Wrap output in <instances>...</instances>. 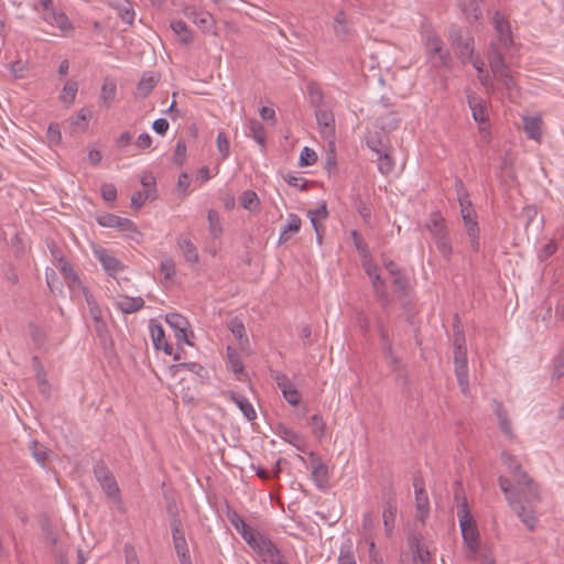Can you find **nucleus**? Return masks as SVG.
I'll return each instance as SVG.
<instances>
[{
  "label": "nucleus",
  "instance_id": "f257e3e1",
  "mask_svg": "<svg viewBox=\"0 0 564 564\" xmlns=\"http://www.w3.org/2000/svg\"><path fill=\"white\" fill-rule=\"evenodd\" d=\"M502 462L511 479L500 476L498 479L500 489L521 522L528 530L533 531L538 522L535 508L541 501L539 486L512 455L503 452Z\"/></svg>",
  "mask_w": 564,
  "mask_h": 564
},
{
  "label": "nucleus",
  "instance_id": "f03ea898",
  "mask_svg": "<svg viewBox=\"0 0 564 564\" xmlns=\"http://www.w3.org/2000/svg\"><path fill=\"white\" fill-rule=\"evenodd\" d=\"M492 23L497 39L492 41L489 46V66L494 78L501 84L508 97L512 99L518 94V85L512 70L505 62V52L513 44L511 28L500 11L495 12Z\"/></svg>",
  "mask_w": 564,
  "mask_h": 564
},
{
  "label": "nucleus",
  "instance_id": "7ed1b4c3",
  "mask_svg": "<svg viewBox=\"0 0 564 564\" xmlns=\"http://www.w3.org/2000/svg\"><path fill=\"white\" fill-rule=\"evenodd\" d=\"M455 498L458 500L462 498V501L457 507V518L462 531V535L464 539V543L467 546L468 552L471 557L476 556V553L479 549V532L477 524L470 513L468 502L466 497L463 495L460 489H456Z\"/></svg>",
  "mask_w": 564,
  "mask_h": 564
},
{
  "label": "nucleus",
  "instance_id": "20e7f679",
  "mask_svg": "<svg viewBox=\"0 0 564 564\" xmlns=\"http://www.w3.org/2000/svg\"><path fill=\"white\" fill-rule=\"evenodd\" d=\"M426 228L431 232L438 252L449 261L453 248L445 219L440 213H433L426 224Z\"/></svg>",
  "mask_w": 564,
  "mask_h": 564
},
{
  "label": "nucleus",
  "instance_id": "39448f33",
  "mask_svg": "<svg viewBox=\"0 0 564 564\" xmlns=\"http://www.w3.org/2000/svg\"><path fill=\"white\" fill-rule=\"evenodd\" d=\"M425 50L427 57L434 67H451V53L443 47V41L440 36L433 33L427 34L425 36Z\"/></svg>",
  "mask_w": 564,
  "mask_h": 564
},
{
  "label": "nucleus",
  "instance_id": "423d86ee",
  "mask_svg": "<svg viewBox=\"0 0 564 564\" xmlns=\"http://www.w3.org/2000/svg\"><path fill=\"white\" fill-rule=\"evenodd\" d=\"M240 535L258 553L261 560H264L267 554H271L276 549L271 540L250 527L242 531Z\"/></svg>",
  "mask_w": 564,
  "mask_h": 564
},
{
  "label": "nucleus",
  "instance_id": "0eeeda50",
  "mask_svg": "<svg viewBox=\"0 0 564 564\" xmlns=\"http://www.w3.org/2000/svg\"><path fill=\"white\" fill-rule=\"evenodd\" d=\"M449 40L463 63H466V59H471L474 39L469 33L464 32L460 28H452L449 31Z\"/></svg>",
  "mask_w": 564,
  "mask_h": 564
},
{
  "label": "nucleus",
  "instance_id": "6e6552de",
  "mask_svg": "<svg viewBox=\"0 0 564 564\" xmlns=\"http://www.w3.org/2000/svg\"><path fill=\"white\" fill-rule=\"evenodd\" d=\"M97 221L102 227L118 228L127 232L128 237L134 239V235H140L135 224L128 219L113 214H104L97 218Z\"/></svg>",
  "mask_w": 564,
  "mask_h": 564
},
{
  "label": "nucleus",
  "instance_id": "1a4fd4ad",
  "mask_svg": "<svg viewBox=\"0 0 564 564\" xmlns=\"http://www.w3.org/2000/svg\"><path fill=\"white\" fill-rule=\"evenodd\" d=\"M95 476L106 495L113 500H119V487L112 473L104 465L95 467Z\"/></svg>",
  "mask_w": 564,
  "mask_h": 564
},
{
  "label": "nucleus",
  "instance_id": "9d476101",
  "mask_svg": "<svg viewBox=\"0 0 564 564\" xmlns=\"http://www.w3.org/2000/svg\"><path fill=\"white\" fill-rule=\"evenodd\" d=\"M94 254L96 259L100 262L104 270L109 275H116L117 273L123 271L124 264L121 260H119L111 250L106 248H95Z\"/></svg>",
  "mask_w": 564,
  "mask_h": 564
},
{
  "label": "nucleus",
  "instance_id": "9b49d317",
  "mask_svg": "<svg viewBox=\"0 0 564 564\" xmlns=\"http://www.w3.org/2000/svg\"><path fill=\"white\" fill-rule=\"evenodd\" d=\"M455 373L463 393L468 389L467 349L454 350Z\"/></svg>",
  "mask_w": 564,
  "mask_h": 564
},
{
  "label": "nucleus",
  "instance_id": "f8f14e48",
  "mask_svg": "<svg viewBox=\"0 0 564 564\" xmlns=\"http://www.w3.org/2000/svg\"><path fill=\"white\" fill-rule=\"evenodd\" d=\"M223 397L235 403L238 409L242 412L243 416L248 421H253L257 417L256 410L250 401L242 394L232 390H226L221 392Z\"/></svg>",
  "mask_w": 564,
  "mask_h": 564
},
{
  "label": "nucleus",
  "instance_id": "ddd939ff",
  "mask_svg": "<svg viewBox=\"0 0 564 564\" xmlns=\"http://www.w3.org/2000/svg\"><path fill=\"white\" fill-rule=\"evenodd\" d=\"M468 105L475 121L479 123L480 131H485L488 127V115L486 102L476 95L468 96Z\"/></svg>",
  "mask_w": 564,
  "mask_h": 564
},
{
  "label": "nucleus",
  "instance_id": "4468645a",
  "mask_svg": "<svg viewBox=\"0 0 564 564\" xmlns=\"http://www.w3.org/2000/svg\"><path fill=\"white\" fill-rule=\"evenodd\" d=\"M42 17L48 24L58 28L63 35H67L74 29L68 17L64 12H57L54 8L42 12Z\"/></svg>",
  "mask_w": 564,
  "mask_h": 564
},
{
  "label": "nucleus",
  "instance_id": "2eb2a0df",
  "mask_svg": "<svg viewBox=\"0 0 564 564\" xmlns=\"http://www.w3.org/2000/svg\"><path fill=\"white\" fill-rule=\"evenodd\" d=\"M315 116L321 133L325 138H333L335 134V119L333 112L327 107H323L315 109Z\"/></svg>",
  "mask_w": 564,
  "mask_h": 564
},
{
  "label": "nucleus",
  "instance_id": "dca6fc26",
  "mask_svg": "<svg viewBox=\"0 0 564 564\" xmlns=\"http://www.w3.org/2000/svg\"><path fill=\"white\" fill-rule=\"evenodd\" d=\"M165 321L173 328L174 335L178 341L191 345L186 334L188 322L184 316L177 313H170L166 315Z\"/></svg>",
  "mask_w": 564,
  "mask_h": 564
},
{
  "label": "nucleus",
  "instance_id": "f3484780",
  "mask_svg": "<svg viewBox=\"0 0 564 564\" xmlns=\"http://www.w3.org/2000/svg\"><path fill=\"white\" fill-rule=\"evenodd\" d=\"M150 333L156 349H163L166 355H173V346L166 340L164 329L159 323L150 322Z\"/></svg>",
  "mask_w": 564,
  "mask_h": 564
},
{
  "label": "nucleus",
  "instance_id": "a211bd4d",
  "mask_svg": "<svg viewBox=\"0 0 564 564\" xmlns=\"http://www.w3.org/2000/svg\"><path fill=\"white\" fill-rule=\"evenodd\" d=\"M464 226L470 240V248L474 251L479 250V227L477 223V214L463 215Z\"/></svg>",
  "mask_w": 564,
  "mask_h": 564
},
{
  "label": "nucleus",
  "instance_id": "6ab92c4d",
  "mask_svg": "<svg viewBox=\"0 0 564 564\" xmlns=\"http://www.w3.org/2000/svg\"><path fill=\"white\" fill-rule=\"evenodd\" d=\"M116 307L124 314H132L144 306V300L140 296H121L115 302Z\"/></svg>",
  "mask_w": 564,
  "mask_h": 564
},
{
  "label": "nucleus",
  "instance_id": "aec40b11",
  "mask_svg": "<svg viewBox=\"0 0 564 564\" xmlns=\"http://www.w3.org/2000/svg\"><path fill=\"white\" fill-rule=\"evenodd\" d=\"M312 477L318 488H326L328 482V467L319 458H312Z\"/></svg>",
  "mask_w": 564,
  "mask_h": 564
},
{
  "label": "nucleus",
  "instance_id": "412c9836",
  "mask_svg": "<svg viewBox=\"0 0 564 564\" xmlns=\"http://www.w3.org/2000/svg\"><path fill=\"white\" fill-rule=\"evenodd\" d=\"M276 435L283 441L296 447L299 451H304L305 441L304 437L292 429L284 425H279Z\"/></svg>",
  "mask_w": 564,
  "mask_h": 564
},
{
  "label": "nucleus",
  "instance_id": "4be33fe9",
  "mask_svg": "<svg viewBox=\"0 0 564 564\" xmlns=\"http://www.w3.org/2000/svg\"><path fill=\"white\" fill-rule=\"evenodd\" d=\"M278 387L282 391L283 397L291 405H297L300 403L301 397L300 392L293 386V383L288 379V377L283 376L278 378Z\"/></svg>",
  "mask_w": 564,
  "mask_h": 564
},
{
  "label": "nucleus",
  "instance_id": "5701e85b",
  "mask_svg": "<svg viewBox=\"0 0 564 564\" xmlns=\"http://www.w3.org/2000/svg\"><path fill=\"white\" fill-rule=\"evenodd\" d=\"M177 245L187 262L196 264L199 261L197 248L192 240L184 236L177 237Z\"/></svg>",
  "mask_w": 564,
  "mask_h": 564
},
{
  "label": "nucleus",
  "instance_id": "b1692460",
  "mask_svg": "<svg viewBox=\"0 0 564 564\" xmlns=\"http://www.w3.org/2000/svg\"><path fill=\"white\" fill-rule=\"evenodd\" d=\"M495 414L497 415L499 427L501 432L510 440H513L514 434L511 427V422L508 417L507 411L503 409L502 404L499 402H495L494 408Z\"/></svg>",
  "mask_w": 564,
  "mask_h": 564
},
{
  "label": "nucleus",
  "instance_id": "393cba45",
  "mask_svg": "<svg viewBox=\"0 0 564 564\" xmlns=\"http://www.w3.org/2000/svg\"><path fill=\"white\" fill-rule=\"evenodd\" d=\"M117 94V85L113 80L106 79L101 86L99 102L105 108H110Z\"/></svg>",
  "mask_w": 564,
  "mask_h": 564
},
{
  "label": "nucleus",
  "instance_id": "a878e982",
  "mask_svg": "<svg viewBox=\"0 0 564 564\" xmlns=\"http://www.w3.org/2000/svg\"><path fill=\"white\" fill-rule=\"evenodd\" d=\"M542 121L538 117H523V130L529 139L540 141L542 137L541 131Z\"/></svg>",
  "mask_w": 564,
  "mask_h": 564
},
{
  "label": "nucleus",
  "instance_id": "bb28decb",
  "mask_svg": "<svg viewBox=\"0 0 564 564\" xmlns=\"http://www.w3.org/2000/svg\"><path fill=\"white\" fill-rule=\"evenodd\" d=\"M193 22L204 32H212L215 29L214 17L207 11H193Z\"/></svg>",
  "mask_w": 564,
  "mask_h": 564
},
{
  "label": "nucleus",
  "instance_id": "cd10ccee",
  "mask_svg": "<svg viewBox=\"0 0 564 564\" xmlns=\"http://www.w3.org/2000/svg\"><path fill=\"white\" fill-rule=\"evenodd\" d=\"M415 487V502H416V510L419 512V519L420 521H424V519L429 514V498L425 489L423 487H419L417 484H414Z\"/></svg>",
  "mask_w": 564,
  "mask_h": 564
},
{
  "label": "nucleus",
  "instance_id": "c85d7f7f",
  "mask_svg": "<svg viewBox=\"0 0 564 564\" xmlns=\"http://www.w3.org/2000/svg\"><path fill=\"white\" fill-rule=\"evenodd\" d=\"M227 325H228V328L230 329V332L232 333V335L238 340L240 347L242 349H245L246 346H248L249 340L246 335V328H245L243 323L239 318L235 317V318H231Z\"/></svg>",
  "mask_w": 564,
  "mask_h": 564
},
{
  "label": "nucleus",
  "instance_id": "c756f323",
  "mask_svg": "<svg viewBox=\"0 0 564 564\" xmlns=\"http://www.w3.org/2000/svg\"><path fill=\"white\" fill-rule=\"evenodd\" d=\"M400 121L398 113L387 111L377 119V124L382 131L390 132L399 127Z\"/></svg>",
  "mask_w": 564,
  "mask_h": 564
},
{
  "label": "nucleus",
  "instance_id": "7c9ffc66",
  "mask_svg": "<svg viewBox=\"0 0 564 564\" xmlns=\"http://www.w3.org/2000/svg\"><path fill=\"white\" fill-rule=\"evenodd\" d=\"M301 218L295 214H290L288 216V223L281 232L280 241H288L293 234L299 232V230L301 229Z\"/></svg>",
  "mask_w": 564,
  "mask_h": 564
},
{
  "label": "nucleus",
  "instance_id": "2f4dec72",
  "mask_svg": "<svg viewBox=\"0 0 564 564\" xmlns=\"http://www.w3.org/2000/svg\"><path fill=\"white\" fill-rule=\"evenodd\" d=\"M158 80L152 75L144 74L138 86H137V96L141 98H145L156 86Z\"/></svg>",
  "mask_w": 564,
  "mask_h": 564
},
{
  "label": "nucleus",
  "instance_id": "473e14b6",
  "mask_svg": "<svg viewBox=\"0 0 564 564\" xmlns=\"http://www.w3.org/2000/svg\"><path fill=\"white\" fill-rule=\"evenodd\" d=\"M397 507L390 502L383 509L382 518L387 535H391L394 529Z\"/></svg>",
  "mask_w": 564,
  "mask_h": 564
},
{
  "label": "nucleus",
  "instance_id": "72a5a7b5",
  "mask_svg": "<svg viewBox=\"0 0 564 564\" xmlns=\"http://www.w3.org/2000/svg\"><path fill=\"white\" fill-rule=\"evenodd\" d=\"M240 204L245 209L254 212L259 208L260 199L256 192L245 191L240 196Z\"/></svg>",
  "mask_w": 564,
  "mask_h": 564
},
{
  "label": "nucleus",
  "instance_id": "f704fd0d",
  "mask_svg": "<svg viewBox=\"0 0 564 564\" xmlns=\"http://www.w3.org/2000/svg\"><path fill=\"white\" fill-rule=\"evenodd\" d=\"M334 30L336 35L341 40L346 39L350 33L348 22L343 11L338 12L337 15L335 17Z\"/></svg>",
  "mask_w": 564,
  "mask_h": 564
},
{
  "label": "nucleus",
  "instance_id": "c9c22d12",
  "mask_svg": "<svg viewBox=\"0 0 564 564\" xmlns=\"http://www.w3.org/2000/svg\"><path fill=\"white\" fill-rule=\"evenodd\" d=\"M308 97L312 106L317 108L326 107L324 105V95L319 86L315 83H310L307 86Z\"/></svg>",
  "mask_w": 564,
  "mask_h": 564
},
{
  "label": "nucleus",
  "instance_id": "e433bc0d",
  "mask_svg": "<svg viewBox=\"0 0 564 564\" xmlns=\"http://www.w3.org/2000/svg\"><path fill=\"white\" fill-rule=\"evenodd\" d=\"M377 161H378V170L381 174L388 175L393 171L394 162H393L390 153L388 152V150L379 153L377 155Z\"/></svg>",
  "mask_w": 564,
  "mask_h": 564
},
{
  "label": "nucleus",
  "instance_id": "4c0bfd02",
  "mask_svg": "<svg viewBox=\"0 0 564 564\" xmlns=\"http://www.w3.org/2000/svg\"><path fill=\"white\" fill-rule=\"evenodd\" d=\"M29 448L34 459L42 466H45L48 456V449L37 441H32Z\"/></svg>",
  "mask_w": 564,
  "mask_h": 564
},
{
  "label": "nucleus",
  "instance_id": "58836bf2",
  "mask_svg": "<svg viewBox=\"0 0 564 564\" xmlns=\"http://www.w3.org/2000/svg\"><path fill=\"white\" fill-rule=\"evenodd\" d=\"M77 91L78 84L75 80H68L63 87V91L59 96V99L62 100V102L69 106L74 102Z\"/></svg>",
  "mask_w": 564,
  "mask_h": 564
},
{
  "label": "nucleus",
  "instance_id": "ea45409f",
  "mask_svg": "<svg viewBox=\"0 0 564 564\" xmlns=\"http://www.w3.org/2000/svg\"><path fill=\"white\" fill-rule=\"evenodd\" d=\"M83 293L89 310V314L94 322H98L102 317V312L99 305L97 304L93 294L88 292L86 288L83 286Z\"/></svg>",
  "mask_w": 564,
  "mask_h": 564
},
{
  "label": "nucleus",
  "instance_id": "a19ab883",
  "mask_svg": "<svg viewBox=\"0 0 564 564\" xmlns=\"http://www.w3.org/2000/svg\"><path fill=\"white\" fill-rule=\"evenodd\" d=\"M207 219L209 224V232L214 238L219 237L223 234V228L220 225V217L218 212L215 209H209L207 213Z\"/></svg>",
  "mask_w": 564,
  "mask_h": 564
},
{
  "label": "nucleus",
  "instance_id": "79ce46f5",
  "mask_svg": "<svg viewBox=\"0 0 564 564\" xmlns=\"http://www.w3.org/2000/svg\"><path fill=\"white\" fill-rule=\"evenodd\" d=\"M172 30L180 35V41L183 44H187L192 41V35L187 24L182 20H176L171 23Z\"/></svg>",
  "mask_w": 564,
  "mask_h": 564
},
{
  "label": "nucleus",
  "instance_id": "37998d69",
  "mask_svg": "<svg viewBox=\"0 0 564 564\" xmlns=\"http://www.w3.org/2000/svg\"><path fill=\"white\" fill-rule=\"evenodd\" d=\"M173 544H174V547H175V551L177 553L181 564H192L191 558H189V551L187 547L186 539L177 538V540H173Z\"/></svg>",
  "mask_w": 564,
  "mask_h": 564
},
{
  "label": "nucleus",
  "instance_id": "c03bdc74",
  "mask_svg": "<svg viewBox=\"0 0 564 564\" xmlns=\"http://www.w3.org/2000/svg\"><path fill=\"white\" fill-rule=\"evenodd\" d=\"M249 128H250V132H251V135L254 139V141L257 143H259L261 147H264L267 135H265V130H264L262 123H260L256 119H251L249 121Z\"/></svg>",
  "mask_w": 564,
  "mask_h": 564
},
{
  "label": "nucleus",
  "instance_id": "a18cd8bd",
  "mask_svg": "<svg viewBox=\"0 0 564 564\" xmlns=\"http://www.w3.org/2000/svg\"><path fill=\"white\" fill-rule=\"evenodd\" d=\"M154 198H155V194H153L151 189L139 191V192H135L132 194L131 206L139 209L143 206V204L148 199H154Z\"/></svg>",
  "mask_w": 564,
  "mask_h": 564
},
{
  "label": "nucleus",
  "instance_id": "49530a36",
  "mask_svg": "<svg viewBox=\"0 0 564 564\" xmlns=\"http://www.w3.org/2000/svg\"><path fill=\"white\" fill-rule=\"evenodd\" d=\"M171 370L173 371L174 375H176L181 370H187L198 375L199 377H202L203 372L205 371L204 367L197 362H181L177 365H173L171 367Z\"/></svg>",
  "mask_w": 564,
  "mask_h": 564
},
{
  "label": "nucleus",
  "instance_id": "de8ad7c7",
  "mask_svg": "<svg viewBox=\"0 0 564 564\" xmlns=\"http://www.w3.org/2000/svg\"><path fill=\"white\" fill-rule=\"evenodd\" d=\"M227 358L231 370L238 376L243 372V364L238 352L231 347H227Z\"/></svg>",
  "mask_w": 564,
  "mask_h": 564
},
{
  "label": "nucleus",
  "instance_id": "09e8293b",
  "mask_svg": "<svg viewBox=\"0 0 564 564\" xmlns=\"http://www.w3.org/2000/svg\"><path fill=\"white\" fill-rule=\"evenodd\" d=\"M311 427L312 433L316 438L321 440L325 435L326 424L322 416H319L318 414L312 415Z\"/></svg>",
  "mask_w": 564,
  "mask_h": 564
},
{
  "label": "nucleus",
  "instance_id": "8fccbe9b",
  "mask_svg": "<svg viewBox=\"0 0 564 564\" xmlns=\"http://www.w3.org/2000/svg\"><path fill=\"white\" fill-rule=\"evenodd\" d=\"M217 150L220 153V161H225L229 156V140L226 134L220 131L216 139Z\"/></svg>",
  "mask_w": 564,
  "mask_h": 564
},
{
  "label": "nucleus",
  "instance_id": "3c124183",
  "mask_svg": "<svg viewBox=\"0 0 564 564\" xmlns=\"http://www.w3.org/2000/svg\"><path fill=\"white\" fill-rule=\"evenodd\" d=\"M317 161V154L316 152L308 148V147H305L302 151H301V154H300V166H311L313 165L315 162Z\"/></svg>",
  "mask_w": 564,
  "mask_h": 564
},
{
  "label": "nucleus",
  "instance_id": "603ef678",
  "mask_svg": "<svg viewBox=\"0 0 564 564\" xmlns=\"http://www.w3.org/2000/svg\"><path fill=\"white\" fill-rule=\"evenodd\" d=\"M30 332L34 344L39 347H42L46 341L45 330L35 324H30Z\"/></svg>",
  "mask_w": 564,
  "mask_h": 564
},
{
  "label": "nucleus",
  "instance_id": "864d4df0",
  "mask_svg": "<svg viewBox=\"0 0 564 564\" xmlns=\"http://www.w3.org/2000/svg\"><path fill=\"white\" fill-rule=\"evenodd\" d=\"M351 238L354 240V245H355L356 249L358 250L359 254L364 259H367L369 257L368 246L364 242L360 234L357 230H352Z\"/></svg>",
  "mask_w": 564,
  "mask_h": 564
},
{
  "label": "nucleus",
  "instance_id": "5fc2aeb1",
  "mask_svg": "<svg viewBox=\"0 0 564 564\" xmlns=\"http://www.w3.org/2000/svg\"><path fill=\"white\" fill-rule=\"evenodd\" d=\"M186 159V143L184 140H178L176 142L174 154H173V162L177 165H182Z\"/></svg>",
  "mask_w": 564,
  "mask_h": 564
},
{
  "label": "nucleus",
  "instance_id": "6e6d98bb",
  "mask_svg": "<svg viewBox=\"0 0 564 564\" xmlns=\"http://www.w3.org/2000/svg\"><path fill=\"white\" fill-rule=\"evenodd\" d=\"M160 272L169 280L175 274V262L172 258H165L160 264Z\"/></svg>",
  "mask_w": 564,
  "mask_h": 564
},
{
  "label": "nucleus",
  "instance_id": "4d7b16f0",
  "mask_svg": "<svg viewBox=\"0 0 564 564\" xmlns=\"http://www.w3.org/2000/svg\"><path fill=\"white\" fill-rule=\"evenodd\" d=\"M370 280H371V284H372V288H373L376 294L381 299H386L387 297L386 283L381 279L380 274H373V276L370 278Z\"/></svg>",
  "mask_w": 564,
  "mask_h": 564
},
{
  "label": "nucleus",
  "instance_id": "13d9d810",
  "mask_svg": "<svg viewBox=\"0 0 564 564\" xmlns=\"http://www.w3.org/2000/svg\"><path fill=\"white\" fill-rule=\"evenodd\" d=\"M383 355H384V359L393 368H397L399 365H400V359L399 357L394 354L393 349H392V344L391 341H387V344L384 345V348H383Z\"/></svg>",
  "mask_w": 564,
  "mask_h": 564
},
{
  "label": "nucleus",
  "instance_id": "bf43d9fd",
  "mask_svg": "<svg viewBox=\"0 0 564 564\" xmlns=\"http://www.w3.org/2000/svg\"><path fill=\"white\" fill-rule=\"evenodd\" d=\"M228 519L231 525L241 534L249 525L243 521V519L236 512L230 511L228 513Z\"/></svg>",
  "mask_w": 564,
  "mask_h": 564
},
{
  "label": "nucleus",
  "instance_id": "052dcab7",
  "mask_svg": "<svg viewBox=\"0 0 564 564\" xmlns=\"http://www.w3.org/2000/svg\"><path fill=\"white\" fill-rule=\"evenodd\" d=\"M171 530L173 540H177V538L185 539L183 525L177 514H174L171 519Z\"/></svg>",
  "mask_w": 564,
  "mask_h": 564
},
{
  "label": "nucleus",
  "instance_id": "680f3d73",
  "mask_svg": "<svg viewBox=\"0 0 564 564\" xmlns=\"http://www.w3.org/2000/svg\"><path fill=\"white\" fill-rule=\"evenodd\" d=\"M463 10L470 22L478 21L481 17V11L476 0L470 2L469 8H464Z\"/></svg>",
  "mask_w": 564,
  "mask_h": 564
},
{
  "label": "nucleus",
  "instance_id": "e2e57ef3",
  "mask_svg": "<svg viewBox=\"0 0 564 564\" xmlns=\"http://www.w3.org/2000/svg\"><path fill=\"white\" fill-rule=\"evenodd\" d=\"M366 143L367 147L376 153V155L387 150L383 141L377 137H368Z\"/></svg>",
  "mask_w": 564,
  "mask_h": 564
},
{
  "label": "nucleus",
  "instance_id": "0e129e2a",
  "mask_svg": "<svg viewBox=\"0 0 564 564\" xmlns=\"http://www.w3.org/2000/svg\"><path fill=\"white\" fill-rule=\"evenodd\" d=\"M101 196L106 202H113L117 198V188L113 184L105 183L101 186Z\"/></svg>",
  "mask_w": 564,
  "mask_h": 564
},
{
  "label": "nucleus",
  "instance_id": "69168bd1",
  "mask_svg": "<svg viewBox=\"0 0 564 564\" xmlns=\"http://www.w3.org/2000/svg\"><path fill=\"white\" fill-rule=\"evenodd\" d=\"M478 79L481 83V85L486 88V90L490 94L496 91V86L494 84L492 78L490 77L489 73L487 70L477 74Z\"/></svg>",
  "mask_w": 564,
  "mask_h": 564
},
{
  "label": "nucleus",
  "instance_id": "338daca9",
  "mask_svg": "<svg viewBox=\"0 0 564 564\" xmlns=\"http://www.w3.org/2000/svg\"><path fill=\"white\" fill-rule=\"evenodd\" d=\"M417 558L419 564H431V554L427 550H423L420 545L416 546V551L413 554L412 562Z\"/></svg>",
  "mask_w": 564,
  "mask_h": 564
},
{
  "label": "nucleus",
  "instance_id": "774afa93",
  "mask_svg": "<svg viewBox=\"0 0 564 564\" xmlns=\"http://www.w3.org/2000/svg\"><path fill=\"white\" fill-rule=\"evenodd\" d=\"M262 562L267 564H289L278 547L271 554H267V557L262 560Z\"/></svg>",
  "mask_w": 564,
  "mask_h": 564
}]
</instances>
